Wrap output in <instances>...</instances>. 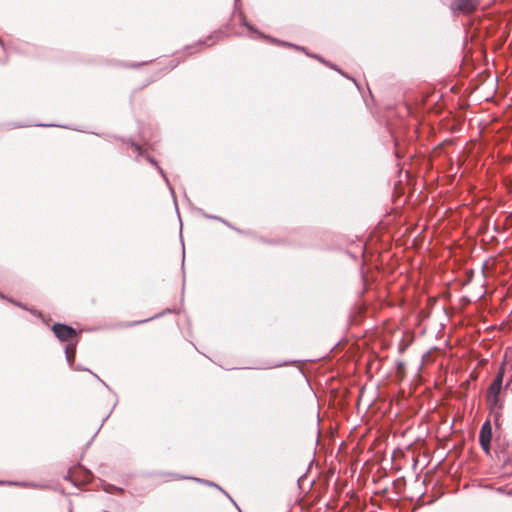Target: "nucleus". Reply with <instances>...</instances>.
<instances>
[{"label": "nucleus", "instance_id": "obj_4", "mask_svg": "<svg viewBox=\"0 0 512 512\" xmlns=\"http://www.w3.org/2000/svg\"><path fill=\"white\" fill-rule=\"evenodd\" d=\"M92 472L87 468L79 465L75 469H69L65 479L72 482L74 485H78V483H88L92 480Z\"/></svg>", "mask_w": 512, "mask_h": 512}, {"label": "nucleus", "instance_id": "obj_27", "mask_svg": "<svg viewBox=\"0 0 512 512\" xmlns=\"http://www.w3.org/2000/svg\"><path fill=\"white\" fill-rule=\"evenodd\" d=\"M39 126H42V127H45L47 126L46 124H38ZM49 126H53L52 124H50Z\"/></svg>", "mask_w": 512, "mask_h": 512}, {"label": "nucleus", "instance_id": "obj_18", "mask_svg": "<svg viewBox=\"0 0 512 512\" xmlns=\"http://www.w3.org/2000/svg\"><path fill=\"white\" fill-rule=\"evenodd\" d=\"M94 376L97 378V380H99L105 387H107L109 389V386L102 380L100 379V377L96 374H94Z\"/></svg>", "mask_w": 512, "mask_h": 512}, {"label": "nucleus", "instance_id": "obj_9", "mask_svg": "<svg viewBox=\"0 0 512 512\" xmlns=\"http://www.w3.org/2000/svg\"><path fill=\"white\" fill-rule=\"evenodd\" d=\"M146 159L149 163H151L154 167H156V169L158 170V172L160 173V175L163 177V179L165 180V182L167 183L173 197H175L174 195V189L172 188V186L170 185L169 183V180L167 178V175L166 173L164 172V170L159 166L158 162L153 158L151 157L150 155H146Z\"/></svg>", "mask_w": 512, "mask_h": 512}, {"label": "nucleus", "instance_id": "obj_8", "mask_svg": "<svg viewBox=\"0 0 512 512\" xmlns=\"http://www.w3.org/2000/svg\"><path fill=\"white\" fill-rule=\"evenodd\" d=\"M492 440V426L490 422L485 421L479 432V441H491Z\"/></svg>", "mask_w": 512, "mask_h": 512}, {"label": "nucleus", "instance_id": "obj_29", "mask_svg": "<svg viewBox=\"0 0 512 512\" xmlns=\"http://www.w3.org/2000/svg\"><path fill=\"white\" fill-rule=\"evenodd\" d=\"M0 297L3 298V299H6V297L0 293Z\"/></svg>", "mask_w": 512, "mask_h": 512}, {"label": "nucleus", "instance_id": "obj_31", "mask_svg": "<svg viewBox=\"0 0 512 512\" xmlns=\"http://www.w3.org/2000/svg\"><path fill=\"white\" fill-rule=\"evenodd\" d=\"M69 512H72V509H71V508L69 509Z\"/></svg>", "mask_w": 512, "mask_h": 512}, {"label": "nucleus", "instance_id": "obj_24", "mask_svg": "<svg viewBox=\"0 0 512 512\" xmlns=\"http://www.w3.org/2000/svg\"><path fill=\"white\" fill-rule=\"evenodd\" d=\"M287 364H289V363H288V362H285L284 364H277V365H275V367H280V366H282V365H287Z\"/></svg>", "mask_w": 512, "mask_h": 512}, {"label": "nucleus", "instance_id": "obj_1", "mask_svg": "<svg viewBox=\"0 0 512 512\" xmlns=\"http://www.w3.org/2000/svg\"><path fill=\"white\" fill-rule=\"evenodd\" d=\"M52 331L61 342H68L65 346V357L69 366L73 368L76 346L80 337L79 333L72 326L62 323H55L52 326Z\"/></svg>", "mask_w": 512, "mask_h": 512}, {"label": "nucleus", "instance_id": "obj_7", "mask_svg": "<svg viewBox=\"0 0 512 512\" xmlns=\"http://www.w3.org/2000/svg\"><path fill=\"white\" fill-rule=\"evenodd\" d=\"M223 35L222 31H216L213 34L209 35L206 40L198 42L194 46H187L186 50L191 54L194 52L195 47L201 46L203 44H206L207 46L213 45L216 40H218Z\"/></svg>", "mask_w": 512, "mask_h": 512}, {"label": "nucleus", "instance_id": "obj_15", "mask_svg": "<svg viewBox=\"0 0 512 512\" xmlns=\"http://www.w3.org/2000/svg\"><path fill=\"white\" fill-rule=\"evenodd\" d=\"M219 221H221L222 223H224V224H225V225H227L228 227H230V228H232V229L236 230L237 232H240V230H239V229H237V228H235L234 226H232V225H231L228 221H226L225 219H223V218H221V217H220V220H219Z\"/></svg>", "mask_w": 512, "mask_h": 512}, {"label": "nucleus", "instance_id": "obj_28", "mask_svg": "<svg viewBox=\"0 0 512 512\" xmlns=\"http://www.w3.org/2000/svg\"><path fill=\"white\" fill-rule=\"evenodd\" d=\"M398 366H399V368H402L404 365H403V363H399Z\"/></svg>", "mask_w": 512, "mask_h": 512}, {"label": "nucleus", "instance_id": "obj_17", "mask_svg": "<svg viewBox=\"0 0 512 512\" xmlns=\"http://www.w3.org/2000/svg\"><path fill=\"white\" fill-rule=\"evenodd\" d=\"M235 9L240 10L241 9V0H234Z\"/></svg>", "mask_w": 512, "mask_h": 512}, {"label": "nucleus", "instance_id": "obj_19", "mask_svg": "<svg viewBox=\"0 0 512 512\" xmlns=\"http://www.w3.org/2000/svg\"><path fill=\"white\" fill-rule=\"evenodd\" d=\"M170 62H171L170 70H172L173 68H175L177 66V63H173V60H171Z\"/></svg>", "mask_w": 512, "mask_h": 512}, {"label": "nucleus", "instance_id": "obj_21", "mask_svg": "<svg viewBox=\"0 0 512 512\" xmlns=\"http://www.w3.org/2000/svg\"><path fill=\"white\" fill-rule=\"evenodd\" d=\"M75 369H77V370H87L86 368H83L82 366H77V367H75Z\"/></svg>", "mask_w": 512, "mask_h": 512}, {"label": "nucleus", "instance_id": "obj_30", "mask_svg": "<svg viewBox=\"0 0 512 512\" xmlns=\"http://www.w3.org/2000/svg\"><path fill=\"white\" fill-rule=\"evenodd\" d=\"M182 259H183V260L185 259V254H184V253H183Z\"/></svg>", "mask_w": 512, "mask_h": 512}, {"label": "nucleus", "instance_id": "obj_3", "mask_svg": "<svg viewBox=\"0 0 512 512\" xmlns=\"http://www.w3.org/2000/svg\"><path fill=\"white\" fill-rule=\"evenodd\" d=\"M505 365H506V363L503 362L501 364V366L499 367V370H498L496 376L494 377L493 381L489 385L486 394L500 395L503 388L507 389L510 386V384L512 383V378H511L507 381L506 385L503 386V380H504V376H505Z\"/></svg>", "mask_w": 512, "mask_h": 512}, {"label": "nucleus", "instance_id": "obj_22", "mask_svg": "<svg viewBox=\"0 0 512 512\" xmlns=\"http://www.w3.org/2000/svg\"><path fill=\"white\" fill-rule=\"evenodd\" d=\"M110 414H112V411H109V414H107V416L104 418L103 422H105L107 420V418L110 417Z\"/></svg>", "mask_w": 512, "mask_h": 512}, {"label": "nucleus", "instance_id": "obj_11", "mask_svg": "<svg viewBox=\"0 0 512 512\" xmlns=\"http://www.w3.org/2000/svg\"><path fill=\"white\" fill-rule=\"evenodd\" d=\"M172 312H176V311L168 308V309L164 310L162 313L156 314L155 316H152V317H150L148 319L133 322L132 325H137V324H140V323H144V322L150 321L152 319L159 318L160 316L164 315L165 313H172Z\"/></svg>", "mask_w": 512, "mask_h": 512}, {"label": "nucleus", "instance_id": "obj_26", "mask_svg": "<svg viewBox=\"0 0 512 512\" xmlns=\"http://www.w3.org/2000/svg\"><path fill=\"white\" fill-rule=\"evenodd\" d=\"M223 493H225V495H226L227 497H229V500H232V497H230V496H229V495H228L224 490H223Z\"/></svg>", "mask_w": 512, "mask_h": 512}, {"label": "nucleus", "instance_id": "obj_16", "mask_svg": "<svg viewBox=\"0 0 512 512\" xmlns=\"http://www.w3.org/2000/svg\"><path fill=\"white\" fill-rule=\"evenodd\" d=\"M203 215H204L205 218H208V219L220 220L219 216L209 215V214H206V213H204Z\"/></svg>", "mask_w": 512, "mask_h": 512}, {"label": "nucleus", "instance_id": "obj_23", "mask_svg": "<svg viewBox=\"0 0 512 512\" xmlns=\"http://www.w3.org/2000/svg\"><path fill=\"white\" fill-rule=\"evenodd\" d=\"M110 414H112V411H109V414H107V416L104 418L103 422H105L107 420V418L110 417Z\"/></svg>", "mask_w": 512, "mask_h": 512}, {"label": "nucleus", "instance_id": "obj_2", "mask_svg": "<svg viewBox=\"0 0 512 512\" xmlns=\"http://www.w3.org/2000/svg\"><path fill=\"white\" fill-rule=\"evenodd\" d=\"M241 23L243 26H245L249 31L253 32L254 34H256L258 37H262V38H265L273 43H278V44H282V45H285V46H289V47H293L297 50H301L303 52H305L308 56H311L313 58H316L318 59L319 61L323 62L325 65L331 67L332 69H335L338 71V69L336 68L335 65L331 64L330 62H327L325 61L322 57H320L319 55H316V54H309L308 52H306V49L302 46H298V45H294V44H291L289 42H282V41H279L275 38H272L270 36H265L264 34H262L258 29H256L253 25H251L245 18V16L242 14L241 15ZM339 72L341 74H343L340 70Z\"/></svg>", "mask_w": 512, "mask_h": 512}, {"label": "nucleus", "instance_id": "obj_25", "mask_svg": "<svg viewBox=\"0 0 512 512\" xmlns=\"http://www.w3.org/2000/svg\"><path fill=\"white\" fill-rule=\"evenodd\" d=\"M144 63H141V65H143ZM137 66H140V64H132L131 67H137Z\"/></svg>", "mask_w": 512, "mask_h": 512}, {"label": "nucleus", "instance_id": "obj_13", "mask_svg": "<svg viewBox=\"0 0 512 512\" xmlns=\"http://www.w3.org/2000/svg\"><path fill=\"white\" fill-rule=\"evenodd\" d=\"M193 480L197 481V482H201V483H205L209 486H213V487H216L218 489H220L221 491H223L217 484H215L214 482H211V481H208V480H204V479H200V478H192Z\"/></svg>", "mask_w": 512, "mask_h": 512}, {"label": "nucleus", "instance_id": "obj_12", "mask_svg": "<svg viewBox=\"0 0 512 512\" xmlns=\"http://www.w3.org/2000/svg\"><path fill=\"white\" fill-rule=\"evenodd\" d=\"M479 444L483 451L489 455L491 451V441H479Z\"/></svg>", "mask_w": 512, "mask_h": 512}, {"label": "nucleus", "instance_id": "obj_14", "mask_svg": "<svg viewBox=\"0 0 512 512\" xmlns=\"http://www.w3.org/2000/svg\"><path fill=\"white\" fill-rule=\"evenodd\" d=\"M131 147L136 151L138 152L139 155H143V149L141 148V146H139L138 144H136L135 142H131Z\"/></svg>", "mask_w": 512, "mask_h": 512}, {"label": "nucleus", "instance_id": "obj_5", "mask_svg": "<svg viewBox=\"0 0 512 512\" xmlns=\"http://www.w3.org/2000/svg\"><path fill=\"white\" fill-rule=\"evenodd\" d=\"M480 0H453L451 3V9L454 12L463 14H469L473 12L479 5Z\"/></svg>", "mask_w": 512, "mask_h": 512}, {"label": "nucleus", "instance_id": "obj_20", "mask_svg": "<svg viewBox=\"0 0 512 512\" xmlns=\"http://www.w3.org/2000/svg\"><path fill=\"white\" fill-rule=\"evenodd\" d=\"M9 301H10V302H12V303H14L16 306H20V307H22V308H25L24 306H22V305H21V304H19L18 302H15V301L10 300V299H9Z\"/></svg>", "mask_w": 512, "mask_h": 512}, {"label": "nucleus", "instance_id": "obj_6", "mask_svg": "<svg viewBox=\"0 0 512 512\" xmlns=\"http://www.w3.org/2000/svg\"><path fill=\"white\" fill-rule=\"evenodd\" d=\"M486 400L491 413H493L494 415V421L497 423L499 417L501 416V411L503 409L504 402L501 399L500 395L495 394H486Z\"/></svg>", "mask_w": 512, "mask_h": 512}, {"label": "nucleus", "instance_id": "obj_10", "mask_svg": "<svg viewBox=\"0 0 512 512\" xmlns=\"http://www.w3.org/2000/svg\"><path fill=\"white\" fill-rule=\"evenodd\" d=\"M16 485V486H22V487H38L34 483H28V482H17V481H0V485Z\"/></svg>", "mask_w": 512, "mask_h": 512}]
</instances>
